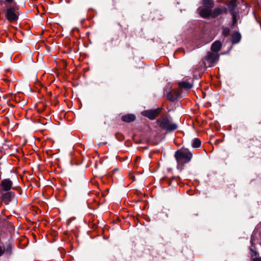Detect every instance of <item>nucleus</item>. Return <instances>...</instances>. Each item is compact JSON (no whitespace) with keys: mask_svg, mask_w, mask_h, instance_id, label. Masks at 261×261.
I'll return each instance as SVG.
<instances>
[{"mask_svg":"<svg viewBox=\"0 0 261 261\" xmlns=\"http://www.w3.org/2000/svg\"><path fill=\"white\" fill-rule=\"evenodd\" d=\"M14 197V193L12 192H8L2 196V201L6 204H8Z\"/></svg>","mask_w":261,"mask_h":261,"instance_id":"1a4fd4ad","label":"nucleus"},{"mask_svg":"<svg viewBox=\"0 0 261 261\" xmlns=\"http://www.w3.org/2000/svg\"><path fill=\"white\" fill-rule=\"evenodd\" d=\"M230 30L228 28H224L223 29L222 34L224 36H228L229 35Z\"/></svg>","mask_w":261,"mask_h":261,"instance_id":"aec40b11","label":"nucleus"},{"mask_svg":"<svg viewBox=\"0 0 261 261\" xmlns=\"http://www.w3.org/2000/svg\"><path fill=\"white\" fill-rule=\"evenodd\" d=\"M174 156L177 162L178 166H183L191 160L193 154L189 149L184 148L176 151Z\"/></svg>","mask_w":261,"mask_h":261,"instance_id":"f03ea898","label":"nucleus"},{"mask_svg":"<svg viewBox=\"0 0 261 261\" xmlns=\"http://www.w3.org/2000/svg\"><path fill=\"white\" fill-rule=\"evenodd\" d=\"M230 13L232 16V25H234L237 22V13L235 11L231 10Z\"/></svg>","mask_w":261,"mask_h":261,"instance_id":"a211bd4d","label":"nucleus"},{"mask_svg":"<svg viewBox=\"0 0 261 261\" xmlns=\"http://www.w3.org/2000/svg\"><path fill=\"white\" fill-rule=\"evenodd\" d=\"M221 47V43L219 41H215L212 45L211 49L215 52L219 51Z\"/></svg>","mask_w":261,"mask_h":261,"instance_id":"ddd939ff","label":"nucleus"},{"mask_svg":"<svg viewBox=\"0 0 261 261\" xmlns=\"http://www.w3.org/2000/svg\"><path fill=\"white\" fill-rule=\"evenodd\" d=\"M219 57L217 53L209 52L205 58V61L208 64V66H211L213 63L218 60Z\"/></svg>","mask_w":261,"mask_h":261,"instance_id":"20e7f679","label":"nucleus"},{"mask_svg":"<svg viewBox=\"0 0 261 261\" xmlns=\"http://www.w3.org/2000/svg\"><path fill=\"white\" fill-rule=\"evenodd\" d=\"M180 94L177 89H172L167 94V98L170 101H174L176 100Z\"/></svg>","mask_w":261,"mask_h":261,"instance_id":"6e6552de","label":"nucleus"},{"mask_svg":"<svg viewBox=\"0 0 261 261\" xmlns=\"http://www.w3.org/2000/svg\"><path fill=\"white\" fill-rule=\"evenodd\" d=\"M202 3L205 7L211 9L214 6V3L213 0H203Z\"/></svg>","mask_w":261,"mask_h":261,"instance_id":"2eb2a0df","label":"nucleus"},{"mask_svg":"<svg viewBox=\"0 0 261 261\" xmlns=\"http://www.w3.org/2000/svg\"><path fill=\"white\" fill-rule=\"evenodd\" d=\"M160 113V110L159 109H154V110H146L142 112V114L148 118L149 119L151 120L154 119Z\"/></svg>","mask_w":261,"mask_h":261,"instance_id":"39448f33","label":"nucleus"},{"mask_svg":"<svg viewBox=\"0 0 261 261\" xmlns=\"http://www.w3.org/2000/svg\"><path fill=\"white\" fill-rule=\"evenodd\" d=\"M199 13L200 15L203 18L212 17V11L209 8H199Z\"/></svg>","mask_w":261,"mask_h":261,"instance_id":"0eeeda50","label":"nucleus"},{"mask_svg":"<svg viewBox=\"0 0 261 261\" xmlns=\"http://www.w3.org/2000/svg\"><path fill=\"white\" fill-rule=\"evenodd\" d=\"M14 0H0V12L5 14L7 20L11 22L16 21L19 15V9L12 5Z\"/></svg>","mask_w":261,"mask_h":261,"instance_id":"f257e3e1","label":"nucleus"},{"mask_svg":"<svg viewBox=\"0 0 261 261\" xmlns=\"http://www.w3.org/2000/svg\"><path fill=\"white\" fill-rule=\"evenodd\" d=\"M241 39V35L239 32H234L231 35V42L233 44L239 43Z\"/></svg>","mask_w":261,"mask_h":261,"instance_id":"9b49d317","label":"nucleus"},{"mask_svg":"<svg viewBox=\"0 0 261 261\" xmlns=\"http://www.w3.org/2000/svg\"><path fill=\"white\" fill-rule=\"evenodd\" d=\"M159 126L168 132L173 131L177 128L176 124L172 122L167 117H163L157 120Z\"/></svg>","mask_w":261,"mask_h":261,"instance_id":"7ed1b4c3","label":"nucleus"},{"mask_svg":"<svg viewBox=\"0 0 261 261\" xmlns=\"http://www.w3.org/2000/svg\"><path fill=\"white\" fill-rule=\"evenodd\" d=\"M179 86L181 88L189 90L192 88V85L187 82H181L179 83Z\"/></svg>","mask_w":261,"mask_h":261,"instance_id":"4468645a","label":"nucleus"},{"mask_svg":"<svg viewBox=\"0 0 261 261\" xmlns=\"http://www.w3.org/2000/svg\"><path fill=\"white\" fill-rule=\"evenodd\" d=\"M236 2L237 0H230V2L228 4V7L230 9V11L231 10L234 11V9L236 7Z\"/></svg>","mask_w":261,"mask_h":261,"instance_id":"f3484780","label":"nucleus"},{"mask_svg":"<svg viewBox=\"0 0 261 261\" xmlns=\"http://www.w3.org/2000/svg\"><path fill=\"white\" fill-rule=\"evenodd\" d=\"M136 117L133 114H127L122 117L121 119L123 121L126 122H131L135 120Z\"/></svg>","mask_w":261,"mask_h":261,"instance_id":"f8f14e48","label":"nucleus"},{"mask_svg":"<svg viewBox=\"0 0 261 261\" xmlns=\"http://www.w3.org/2000/svg\"><path fill=\"white\" fill-rule=\"evenodd\" d=\"M252 261H261V257H256L252 258Z\"/></svg>","mask_w":261,"mask_h":261,"instance_id":"4be33fe9","label":"nucleus"},{"mask_svg":"<svg viewBox=\"0 0 261 261\" xmlns=\"http://www.w3.org/2000/svg\"><path fill=\"white\" fill-rule=\"evenodd\" d=\"M4 253V250L0 246V256H2Z\"/></svg>","mask_w":261,"mask_h":261,"instance_id":"5701e85b","label":"nucleus"},{"mask_svg":"<svg viewBox=\"0 0 261 261\" xmlns=\"http://www.w3.org/2000/svg\"><path fill=\"white\" fill-rule=\"evenodd\" d=\"M4 250V253H5L8 255H10L12 251V247L11 246L9 245L6 248H5Z\"/></svg>","mask_w":261,"mask_h":261,"instance_id":"6ab92c4d","label":"nucleus"},{"mask_svg":"<svg viewBox=\"0 0 261 261\" xmlns=\"http://www.w3.org/2000/svg\"><path fill=\"white\" fill-rule=\"evenodd\" d=\"M250 251H251V258L257 257V256L258 255V253L256 251L252 249H251Z\"/></svg>","mask_w":261,"mask_h":261,"instance_id":"412c9836","label":"nucleus"},{"mask_svg":"<svg viewBox=\"0 0 261 261\" xmlns=\"http://www.w3.org/2000/svg\"><path fill=\"white\" fill-rule=\"evenodd\" d=\"M201 145V141L198 138H195L192 143V146L193 148H198Z\"/></svg>","mask_w":261,"mask_h":261,"instance_id":"dca6fc26","label":"nucleus"},{"mask_svg":"<svg viewBox=\"0 0 261 261\" xmlns=\"http://www.w3.org/2000/svg\"><path fill=\"white\" fill-rule=\"evenodd\" d=\"M13 182L9 178H6L2 180L1 187L3 191H9L12 188Z\"/></svg>","mask_w":261,"mask_h":261,"instance_id":"423d86ee","label":"nucleus"},{"mask_svg":"<svg viewBox=\"0 0 261 261\" xmlns=\"http://www.w3.org/2000/svg\"><path fill=\"white\" fill-rule=\"evenodd\" d=\"M226 8H216L213 12L212 11V17H216L221 14L226 13Z\"/></svg>","mask_w":261,"mask_h":261,"instance_id":"9d476101","label":"nucleus"}]
</instances>
